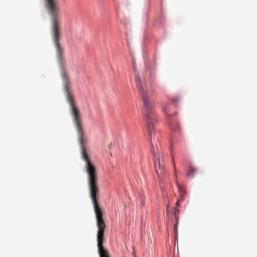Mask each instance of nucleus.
Returning a JSON list of instances; mask_svg holds the SVG:
<instances>
[{"label": "nucleus", "instance_id": "nucleus-4", "mask_svg": "<svg viewBox=\"0 0 257 257\" xmlns=\"http://www.w3.org/2000/svg\"><path fill=\"white\" fill-rule=\"evenodd\" d=\"M164 157L162 155H155V167L158 176L162 175L165 173Z\"/></svg>", "mask_w": 257, "mask_h": 257}, {"label": "nucleus", "instance_id": "nucleus-2", "mask_svg": "<svg viewBox=\"0 0 257 257\" xmlns=\"http://www.w3.org/2000/svg\"><path fill=\"white\" fill-rule=\"evenodd\" d=\"M89 190L96 214L97 226L98 228L97 234L98 253L100 257H109L108 251L103 245L105 223L102 217V210L98 203L99 188H89Z\"/></svg>", "mask_w": 257, "mask_h": 257}, {"label": "nucleus", "instance_id": "nucleus-13", "mask_svg": "<svg viewBox=\"0 0 257 257\" xmlns=\"http://www.w3.org/2000/svg\"><path fill=\"white\" fill-rule=\"evenodd\" d=\"M175 211H176V214L177 215L179 214V209L176 208Z\"/></svg>", "mask_w": 257, "mask_h": 257}, {"label": "nucleus", "instance_id": "nucleus-3", "mask_svg": "<svg viewBox=\"0 0 257 257\" xmlns=\"http://www.w3.org/2000/svg\"><path fill=\"white\" fill-rule=\"evenodd\" d=\"M136 82L139 92L142 95L144 104V116L148 124V131L150 136V140L154 148L152 142L153 137L155 135V125L157 122V116L155 114L154 109V101L150 99L148 94L145 91L142 77L139 75H136ZM152 152L154 154V149Z\"/></svg>", "mask_w": 257, "mask_h": 257}, {"label": "nucleus", "instance_id": "nucleus-1", "mask_svg": "<svg viewBox=\"0 0 257 257\" xmlns=\"http://www.w3.org/2000/svg\"><path fill=\"white\" fill-rule=\"evenodd\" d=\"M46 9L50 17L52 39L56 49L58 59L62 61L63 49L60 43L61 38V15L58 0H44Z\"/></svg>", "mask_w": 257, "mask_h": 257}, {"label": "nucleus", "instance_id": "nucleus-11", "mask_svg": "<svg viewBox=\"0 0 257 257\" xmlns=\"http://www.w3.org/2000/svg\"><path fill=\"white\" fill-rule=\"evenodd\" d=\"M180 201H182L180 200V199H179V200H178V201H177V202H176V206H180Z\"/></svg>", "mask_w": 257, "mask_h": 257}, {"label": "nucleus", "instance_id": "nucleus-9", "mask_svg": "<svg viewBox=\"0 0 257 257\" xmlns=\"http://www.w3.org/2000/svg\"><path fill=\"white\" fill-rule=\"evenodd\" d=\"M178 225V223L176 222V223L175 224L174 226V232L176 235L177 234Z\"/></svg>", "mask_w": 257, "mask_h": 257}, {"label": "nucleus", "instance_id": "nucleus-7", "mask_svg": "<svg viewBox=\"0 0 257 257\" xmlns=\"http://www.w3.org/2000/svg\"><path fill=\"white\" fill-rule=\"evenodd\" d=\"M163 111L165 115L168 116V117L170 116V114L168 113L170 111L169 106L168 105H165L163 106Z\"/></svg>", "mask_w": 257, "mask_h": 257}, {"label": "nucleus", "instance_id": "nucleus-10", "mask_svg": "<svg viewBox=\"0 0 257 257\" xmlns=\"http://www.w3.org/2000/svg\"><path fill=\"white\" fill-rule=\"evenodd\" d=\"M175 219H176V222L178 223L179 221V216L178 215L176 214V211L174 212Z\"/></svg>", "mask_w": 257, "mask_h": 257}, {"label": "nucleus", "instance_id": "nucleus-6", "mask_svg": "<svg viewBox=\"0 0 257 257\" xmlns=\"http://www.w3.org/2000/svg\"><path fill=\"white\" fill-rule=\"evenodd\" d=\"M168 119V121L170 123V128L171 130L175 131V130L179 129V125L178 124V123L177 122H176L174 120H171L169 118Z\"/></svg>", "mask_w": 257, "mask_h": 257}, {"label": "nucleus", "instance_id": "nucleus-8", "mask_svg": "<svg viewBox=\"0 0 257 257\" xmlns=\"http://www.w3.org/2000/svg\"><path fill=\"white\" fill-rule=\"evenodd\" d=\"M196 171V169L192 167H190L189 170L187 172V176H193L194 173Z\"/></svg>", "mask_w": 257, "mask_h": 257}, {"label": "nucleus", "instance_id": "nucleus-5", "mask_svg": "<svg viewBox=\"0 0 257 257\" xmlns=\"http://www.w3.org/2000/svg\"><path fill=\"white\" fill-rule=\"evenodd\" d=\"M176 184L178 186L180 194V199L181 201H183L185 199L186 197V191L182 185L179 184L178 182L176 183Z\"/></svg>", "mask_w": 257, "mask_h": 257}, {"label": "nucleus", "instance_id": "nucleus-12", "mask_svg": "<svg viewBox=\"0 0 257 257\" xmlns=\"http://www.w3.org/2000/svg\"><path fill=\"white\" fill-rule=\"evenodd\" d=\"M174 170H175V177L177 178V173H176V167H175V164L174 163Z\"/></svg>", "mask_w": 257, "mask_h": 257}]
</instances>
